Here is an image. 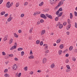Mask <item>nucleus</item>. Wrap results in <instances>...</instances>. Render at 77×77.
Listing matches in <instances>:
<instances>
[{
	"mask_svg": "<svg viewBox=\"0 0 77 77\" xmlns=\"http://www.w3.org/2000/svg\"><path fill=\"white\" fill-rule=\"evenodd\" d=\"M5 14V12H2L1 13V15H4Z\"/></svg>",
	"mask_w": 77,
	"mask_h": 77,
	"instance_id": "34",
	"label": "nucleus"
},
{
	"mask_svg": "<svg viewBox=\"0 0 77 77\" xmlns=\"http://www.w3.org/2000/svg\"><path fill=\"white\" fill-rule=\"evenodd\" d=\"M30 74H31L32 75L33 74V71H31L30 73H29Z\"/></svg>",
	"mask_w": 77,
	"mask_h": 77,
	"instance_id": "59",
	"label": "nucleus"
},
{
	"mask_svg": "<svg viewBox=\"0 0 77 77\" xmlns=\"http://www.w3.org/2000/svg\"><path fill=\"white\" fill-rule=\"evenodd\" d=\"M50 1L51 4H54L56 3L57 0H50Z\"/></svg>",
	"mask_w": 77,
	"mask_h": 77,
	"instance_id": "5",
	"label": "nucleus"
},
{
	"mask_svg": "<svg viewBox=\"0 0 77 77\" xmlns=\"http://www.w3.org/2000/svg\"><path fill=\"white\" fill-rule=\"evenodd\" d=\"M45 33V30H42V32L41 33V35H44Z\"/></svg>",
	"mask_w": 77,
	"mask_h": 77,
	"instance_id": "10",
	"label": "nucleus"
},
{
	"mask_svg": "<svg viewBox=\"0 0 77 77\" xmlns=\"http://www.w3.org/2000/svg\"><path fill=\"white\" fill-rule=\"evenodd\" d=\"M74 14H75V17H77V12L76 11H74Z\"/></svg>",
	"mask_w": 77,
	"mask_h": 77,
	"instance_id": "43",
	"label": "nucleus"
},
{
	"mask_svg": "<svg viewBox=\"0 0 77 77\" xmlns=\"http://www.w3.org/2000/svg\"><path fill=\"white\" fill-rule=\"evenodd\" d=\"M59 11H63V10L62 9V7L60 8L58 10Z\"/></svg>",
	"mask_w": 77,
	"mask_h": 77,
	"instance_id": "39",
	"label": "nucleus"
},
{
	"mask_svg": "<svg viewBox=\"0 0 77 77\" xmlns=\"http://www.w3.org/2000/svg\"><path fill=\"white\" fill-rule=\"evenodd\" d=\"M45 15L47 17H48V18H50V19H52L53 18L52 16L51 15H49L48 14H46Z\"/></svg>",
	"mask_w": 77,
	"mask_h": 77,
	"instance_id": "3",
	"label": "nucleus"
},
{
	"mask_svg": "<svg viewBox=\"0 0 77 77\" xmlns=\"http://www.w3.org/2000/svg\"><path fill=\"white\" fill-rule=\"evenodd\" d=\"M7 39H8V35H7L3 39V40L4 41H6Z\"/></svg>",
	"mask_w": 77,
	"mask_h": 77,
	"instance_id": "7",
	"label": "nucleus"
},
{
	"mask_svg": "<svg viewBox=\"0 0 77 77\" xmlns=\"http://www.w3.org/2000/svg\"><path fill=\"white\" fill-rule=\"evenodd\" d=\"M68 51V49H66L65 51H64L63 52V53H65L66 52H67Z\"/></svg>",
	"mask_w": 77,
	"mask_h": 77,
	"instance_id": "38",
	"label": "nucleus"
},
{
	"mask_svg": "<svg viewBox=\"0 0 77 77\" xmlns=\"http://www.w3.org/2000/svg\"><path fill=\"white\" fill-rule=\"evenodd\" d=\"M5 77H9L10 75L8 73H6L4 75Z\"/></svg>",
	"mask_w": 77,
	"mask_h": 77,
	"instance_id": "20",
	"label": "nucleus"
},
{
	"mask_svg": "<svg viewBox=\"0 0 77 77\" xmlns=\"http://www.w3.org/2000/svg\"><path fill=\"white\" fill-rule=\"evenodd\" d=\"M14 45H15L12 46L10 48V50H12L13 49H16L17 48V42L15 43Z\"/></svg>",
	"mask_w": 77,
	"mask_h": 77,
	"instance_id": "1",
	"label": "nucleus"
},
{
	"mask_svg": "<svg viewBox=\"0 0 77 77\" xmlns=\"http://www.w3.org/2000/svg\"><path fill=\"white\" fill-rule=\"evenodd\" d=\"M24 5L25 6H27V5H28V3H27V2H26L24 3Z\"/></svg>",
	"mask_w": 77,
	"mask_h": 77,
	"instance_id": "42",
	"label": "nucleus"
},
{
	"mask_svg": "<svg viewBox=\"0 0 77 77\" xmlns=\"http://www.w3.org/2000/svg\"><path fill=\"white\" fill-rule=\"evenodd\" d=\"M58 53L59 55H61V54L62 53V50L59 51Z\"/></svg>",
	"mask_w": 77,
	"mask_h": 77,
	"instance_id": "13",
	"label": "nucleus"
},
{
	"mask_svg": "<svg viewBox=\"0 0 77 77\" xmlns=\"http://www.w3.org/2000/svg\"><path fill=\"white\" fill-rule=\"evenodd\" d=\"M40 23H43L44 22V20L43 19H41L40 20Z\"/></svg>",
	"mask_w": 77,
	"mask_h": 77,
	"instance_id": "36",
	"label": "nucleus"
},
{
	"mask_svg": "<svg viewBox=\"0 0 77 77\" xmlns=\"http://www.w3.org/2000/svg\"><path fill=\"white\" fill-rule=\"evenodd\" d=\"M61 6V5H60V4L58 3V5L57 6L55 7V9H57V8H59V6Z\"/></svg>",
	"mask_w": 77,
	"mask_h": 77,
	"instance_id": "12",
	"label": "nucleus"
},
{
	"mask_svg": "<svg viewBox=\"0 0 77 77\" xmlns=\"http://www.w3.org/2000/svg\"><path fill=\"white\" fill-rule=\"evenodd\" d=\"M55 20L56 21H58V20H59V17H56L55 18Z\"/></svg>",
	"mask_w": 77,
	"mask_h": 77,
	"instance_id": "28",
	"label": "nucleus"
},
{
	"mask_svg": "<svg viewBox=\"0 0 77 77\" xmlns=\"http://www.w3.org/2000/svg\"><path fill=\"white\" fill-rule=\"evenodd\" d=\"M13 56H14V55H13V54H10L9 55V57H13Z\"/></svg>",
	"mask_w": 77,
	"mask_h": 77,
	"instance_id": "51",
	"label": "nucleus"
},
{
	"mask_svg": "<svg viewBox=\"0 0 77 77\" xmlns=\"http://www.w3.org/2000/svg\"><path fill=\"white\" fill-rule=\"evenodd\" d=\"M36 43L37 44H39L40 43V41L39 40H37L36 41Z\"/></svg>",
	"mask_w": 77,
	"mask_h": 77,
	"instance_id": "25",
	"label": "nucleus"
},
{
	"mask_svg": "<svg viewBox=\"0 0 77 77\" xmlns=\"http://www.w3.org/2000/svg\"><path fill=\"white\" fill-rule=\"evenodd\" d=\"M59 10H58L57 11L56 13V15H59Z\"/></svg>",
	"mask_w": 77,
	"mask_h": 77,
	"instance_id": "44",
	"label": "nucleus"
},
{
	"mask_svg": "<svg viewBox=\"0 0 77 77\" xmlns=\"http://www.w3.org/2000/svg\"><path fill=\"white\" fill-rule=\"evenodd\" d=\"M6 7H7L8 8H10V5H6Z\"/></svg>",
	"mask_w": 77,
	"mask_h": 77,
	"instance_id": "53",
	"label": "nucleus"
},
{
	"mask_svg": "<svg viewBox=\"0 0 77 77\" xmlns=\"http://www.w3.org/2000/svg\"><path fill=\"white\" fill-rule=\"evenodd\" d=\"M14 60L16 61H17V60H18V58L17 57H15V58H14Z\"/></svg>",
	"mask_w": 77,
	"mask_h": 77,
	"instance_id": "56",
	"label": "nucleus"
},
{
	"mask_svg": "<svg viewBox=\"0 0 77 77\" xmlns=\"http://www.w3.org/2000/svg\"><path fill=\"white\" fill-rule=\"evenodd\" d=\"M32 30H33V27H32L29 30V33H31L32 32Z\"/></svg>",
	"mask_w": 77,
	"mask_h": 77,
	"instance_id": "30",
	"label": "nucleus"
},
{
	"mask_svg": "<svg viewBox=\"0 0 77 77\" xmlns=\"http://www.w3.org/2000/svg\"><path fill=\"white\" fill-rule=\"evenodd\" d=\"M49 11V9L48 8H46L45 10H44V11L45 12H48V11Z\"/></svg>",
	"mask_w": 77,
	"mask_h": 77,
	"instance_id": "32",
	"label": "nucleus"
},
{
	"mask_svg": "<svg viewBox=\"0 0 77 77\" xmlns=\"http://www.w3.org/2000/svg\"><path fill=\"white\" fill-rule=\"evenodd\" d=\"M38 15V12H35L33 14V15Z\"/></svg>",
	"mask_w": 77,
	"mask_h": 77,
	"instance_id": "61",
	"label": "nucleus"
},
{
	"mask_svg": "<svg viewBox=\"0 0 77 77\" xmlns=\"http://www.w3.org/2000/svg\"><path fill=\"white\" fill-rule=\"evenodd\" d=\"M5 58L6 59H7L9 58V57L8 56H5Z\"/></svg>",
	"mask_w": 77,
	"mask_h": 77,
	"instance_id": "63",
	"label": "nucleus"
},
{
	"mask_svg": "<svg viewBox=\"0 0 77 77\" xmlns=\"http://www.w3.org/2000/svg\"><path fill=\"white\" fill-rule=\"evenodd\" d=\"M8 69H6L5 70L4 72H8Z\"/></svg>",
	"mask_w": 77,
	"mask_h": 77,
	"instance_id": "48",
	"label": "nucleus"
},
{
	"mask_svg": "<svg viewBox=\"0 0 77 77\" xmlns=\"http://www.w3.org/2000/svg\"><path fill=\"white\" fill-rule=\"evenodd\" d=\"M13 68L14 70H16V69H17V64H15L13 66Z\"/></svg>",
	"mask_w": 77,
	"mask_h": 77,
	"instance_id": "6",
	"label": "nucleus"
},
{
	"mask_svg": "<svg viewBox=\"0 0 77 77\" xmlns=\"http://www.w3.org/2000/svg\"><path fill=\"white\" fill-rule=\"evenodd\" d=\"M63 13V12H60L59 14V15H60V16L61 17L62 16V15Z\"/></svg>",
	"mask_w": 77,
	"mask_h": 77,
	"instance_id": "50",
	"label": "nucleus"
},
{
	"mask_svg": "<svg viewBox=\"0 0 77 77\" xmlns=\"http://www.w3.org/2000/svg\"><path fill=\"white\" fill-rule=\"evenodd\" d=\"M28 59H34V56L31 55L29 56V57H28Z\"/></svg>",
	"mask_w": 77,
	"mask_h": 77,
	"instance_id": "8",
	"label": "nucleus"
},
{
	"mask_svg": "<svg viewBox=\"0 0 77 77\" xmlns=\"http://www.w3.org/2000/svg\"><path fill=\"white\" fill-rule=\"evenodd\" d=\"M68 62H69V60L66 59L65 61V63H68Z\"/></svg>",
	"mask_w": 77,
	"mask_h": 77,
	"instance_id": "35",
	"label": "nucleus"
},
{
	"mask_svg": "<svg viewBox=\"0 0 77 77\" xmlns=\"http://www.w3.org/2000/svg\"><path fill=\"white\" fill-rule=\"evenodd\" d=\"M13 41V39L11 38L10 40V44H12V42Z\"/></svg>",
	"mask_w": 77,
	"mask_h": 77,
	"instance_id": "29",
	"label": "nucleus"
},
{
	"mask_svg": "<svg viewBox=\"0 0 77 77\" xmlns=\"http://www.w3.org/2000/svg\"><path fill=\"white\" fill-rule=\"evenodd\" d=\"M63 27V25L60 24L59 26V29H62Z\"/></svg>",
	"mask_w": 77,
	"mask_h": 77,
	"instance_id": "24",
	"label": "nucleus"
},
{
	"mask_svg": "<svg viewBox=\"0 0 77 77\" xmlns=\"http://www.w3.org/2000/svg\"><path fill=\"white\" fill-rule=\"evenodd\" d=\"M72 60L73 61H74V62H75V57H72Z\"/></svg>",
	"mask_w": 77,
	"mask_h": 77,
	"instance_id": "31",
	"label": "nucleus"
},
{
	"mask_svg": "<svg viewBox=\"0 0 77 77\" xmlns=\"http://www.w3.org/2000/svg\"><path fill=\"white\" fill-rule=\"evenodd\" d=\"M21 75V73H19L17 75L18 77H20Z\"/></svg>",
	"mask_w": 77,
	"mask_h": 77,
	"instance_id": "45",
	"label": "nucleus"
},
{
	"mask_svg": "<svg viewBox=\"0 0 77 77\" xmlns=\"http://www.w3.org/2000/svg\"><path fill=\"white\" fill-rule=\"evenodd\" d=\"M30 55H32V54H33V52H32V50L30 51Z\"/></svg>",
	"mask_w": 77,
	"mask_h": 77,
	"instance_id": "54",
	"label": "nucleus"
},
{
	"mask_svg": "<svg viewBox=\"0 0 77 77\" xmlns=\"http://www.w3.org/2000/svg\"><path fill=\"white\" fill-rule=\"evenodd\" d=\"M43 42L41 41L40 43V45H43Z\"/></svg>",
	"mask_w": 77,
	"mask_h": 77,
	"instance_id": "37",
	"label": "nucleus"
},
{
	"mask_svg": "<svg viewBox=\"0 0 77 77\" xmlns=\"http://www.w3.org/2000/svg\"><path fill=\"white\" fill-rule=\"evenodd\" d=\"M24 51H23L21 52V56H24Z\"/></svg>",
	"mask_w": 77,
	"mask_h": 77,
	"instance_id": "27",
	"label": "nucleus"
},
{
	"mask_svg": "<svg viewBox=\"0 0 77 77\" xmlns=\"http://www.w3.org/2000/svg\"><path fill=\"white\" fill-rule=\"evenodd\" d=\"M60 41H61V39H58L56 42L57 43V44H58V43H59V42H60Z\"/></svg>",
	"mask_w": 77,
	"mask_h": 77,
	"instance_id": "22",
	"label": "nucleus"
},
{
	"mask_svg": "<svg viewBox=\"0 0 77 77\" xmlns=\"http://www.w3.org/2000/svg\"><path fill=\"white\" fill-rule=\"evenodd\" d=\"M75 28H77V23L76 22L75 23Z\"/></svg>",
	"mask_w": 77,
	"mask_h": 77,
	"instance_id": "52",
	"label": "nucleus"
},
{
	"mask_svg": "<svg viewBox=\"0 0 77 77\" xmlns=\"http://www.w3.org/2000/svg\"><path fill=\"white\" fill-rule=\"evenodd\" d=\"M54 66L55 65H54V63H53L51 65V68H54Z\"/></svg>",
	"mask_w": 77,
	"mask_h": 77,
	"instance_id": "15",
	"label": "nucleus"
},
{
	"mask_svg": "<svg viewBox=\"0 0 77 77\" xmlns=\"http://www.w3.org/2000/svg\"><path fill=\"white\" fill-rule=\"evenodd\" d=\"M8 14L7 13L4 16L5 17H8Z\"/></svg>",
	"mask_w": 77,
	"mask_h": 77,
	"instance_id": "57",
	"label": "nucleus"
},
{
	"mask_svg": "<svg viewBox=\"0 0 77 77\" xmlns=\"http://www.w3.org/2000/svg\"><path fill=\"white\" fill-rule=\"evenodd\" d=\"M71 26V24H70V25H69L68 26V27H67V30H69L70 29V27Z\"/></svg>",
	"mask_w": 77,
	"mask_h": 77,
	"instance_id": "23",
	"label": "nucleus"
},
{
	"mask_svg": "<svg viewBox=\"0 0 77 77\" xmlns=\"http://www.w3.org/2000/svg\"><path fill=\"white\" fill-rule=\"evenodd\" d=\"M44 5V2H42L40 3L39 5V6H42Z\"/></svg>",
	"mask_w": 77,
	"mask_h": 77,
	"instance_id": "19",
	"label": "nucleus"
},
{
	"mask_svg": "<svg viewBox=\"0 0 77 77\" xmlns=\"http://www.w3.org/2000/svg\"><path fill=\"white\" fill-rule=\"evenodd\" d=\"M45 46V47L44 48V50H47V49H48V46L47 44H44L43 45V46L44 47Z\"/></svg>",
	"mask_w": 77,
	"mask_h": 77,
	"instance_id": "4",
	"label": "nucleus"
},
{
	"mask_svg": "<svg viewBox=\"0 0 77 77\" xmlns=\"http://www.w3.org/2000/svg\"><path fill=\"white\" fill-rule=\"evenodd\" d=\"M46 60H47V59H46V58H43V63H45L46 62Z\"/></svg>",
	"mask_w": 77,
	"mask_h": 77,
	"instance_id": "9",
	"label": "nucleus"
},
{
	"mask_svg": "<svg viewBox=\"0 0 77 77\" xmlns=\"http://www.w3.org/2000/svg\"><path fill=\"white\" fill-rule=\"evenodd\" d=\"M66 22H65L64 23H63V26H66Z\"/></svg>",
	"mask_w": 77,
	"mask_h": 77,
	"instance_id": "58",
	"label": "nucleus"
},
{
	"mask_svg": "<svg viewBox=\"0 0 77 77\" xmlns=\"http://www.w3.org/2000/svg\"><path fill=\"white\" fill-rule=\"evenodd\" d=\"M2 54L3 56H5L6 55V53L5 52H2Z\"/></svg>",
	"mask_w": 77,
	"mask_h": 77,
	"instance_id": "47",
	"label": "nucleus"
},
{
	"mask_svg": "<svg viewBox=\"0 0 77 77\" xmlns=\"http://www.w3.org/2000/svg\"><path fill=\"white\" fill-rule=\"evenodd\" d=\"M19 5H20V4L19 3H17L16 5V6L17 7H18V6H19Z\"/></svg>",
	"mask_w": 77,
	"mask_h": 77,
	"instance_id": "33",
	"label": "nucleus"
},
{
	"mask_svg": "<svg viewBox=\"0 0 77 77\" xmlns=\"http://www.w3.org/2000/svg\"><path fill=\"white\" fill-rule=\"evenodd\" d=\"M70 21H71V20H70V19H68L67 20L68 23H69H69H70Z\"/></svg>",
	"mask_w": 77,
	"mask_h": 77,
	"instance_id": "46",
	"label": "nucleus"
},
{
	"mask_svg": "<svg viewBox=\"0 0 77 77\" xmlns=\"http://www.w3.org/2000/svg\"><path fill=\"white\" fill-rule=\"evenodd\" d=\"M66 68H68V69H70V67L69 65H67L66 66Z\"/></svg>",
	"mask_w": 77,
	"mask_h": 77,
	"instance_id": "49",
	"label": "nucleus"
},
{
	"mask_svg": "<svg viewBox=\"0 0 77 77\" xmlns=\"http://www.w3.org/2000/svg\"><path fill=\"white\" fill-rule=\"evenodd\" d=\"M73 17V16H72V13H71L70 14V19H72V17Z\"/></svg>",
	"mask_w": 77,
	"mask_h": 77,
	"instance_id": "11",
	"label": "nucleus"
},
{
	"mask_svg": "<svg viewBox=\"0 0 77 77\" xmlns=\"http://www.w3.org/2000/svg\"><path fill=\"white\" fill-rule=\"evenodd\" d=\"M10 3V2H8L7 3V4H6V5H9V4Z\"/></svg>",
	"mask_w": 77,
	"mask_h": 77,
	"instance_id": "64",
	"label": "nucleus"
},
{
	"mask_svg": "<svg viewBox=\"0 0 77 77\" xmlns=\"http://www.w3.org/2000/svg\"><path fill=\"white\" fill-rule=\"evenodd\" d=\"M24 14H22L21 15L20 17H21V18H23V17H24Z\"/></svg>",
	"mask_w": 77,
	"mask_h": 77,
	"instance_id": "41",
	"label": "nucleus"
},
{
	"mask_svg": "<svg viewBox=\"0 0 77 77\" xmlns=\"http://www.w3.org/2000/svg\"><path fill=\"white\" fill-rule=\"evenodd\" d=\"M9 5L10 7H11L13 5V2H11Z\"/></svg>",
	"mask_w": 77,
	"mask_h": 77,
	"instance_id": "55",
	"label": "nucleus"
},
{
	"mask_svg": "<svg viewBox=\"0 0 77 77\" xmlns=\"http://www.w3.org/2000/svg\"><path fill=\"white\" fill-rule=\"evenodd\" d=\"M40 17H41V18H43L44 19H47V17H46L45 14H41Z\"/></svg>",
	"mask_w": 77,
	"mask_h": 77,
	"instance_id": "2",
	"label": "nucleus"
},
{
	"mask_svg": "<svg viewBox=\"0 0 77 77\" xmlns=\"http://www.w3.org/2000/svg\"><path fill=\"white\" fill-rule=\"evenodd\" d=\"M60 5H63V0H61V1L59 2V3Z\"/></svg>",
	"mask_w": 77,
	"mask_h": 77,
	"instance_id": "18",
	"label": "nucleus"
},
{
	"mask_svg": "<svg viewBox=\"0 0 77 77\" xmlns=\"http://www.w3.org/2000/svg\"><path fill=\"white\" fill-rule=\"evenodd\" d=\"M24 69L25 71L27 70V66H26L25 67H24Z\"/></svg>",
	"mask_w": 77,
	"mask_h": 77,
	"instance_id": "40",
	"label": "nucleus"
},
{
	"mask_svg": "<svg viewBox=\"0 0 77 77\" xmlns=\"http://www.w3.org/2000/svg\"><path fill=\"white\" fill-rule=\"evenodd\" d=\"M14 36L16 38H18V35H17L16 33H14Z\"/></svg>",
	"mask_w": 77,
	"mask_h": 77,
	"instance_id": "17",
	"label": "nucleus"
},
{
	"mask_svg": "<svg viewBox=\"0 0 77 77\" xmlns=\"http://www.w3.org/2000/svg\"><path fill=\"white\" fill-rule=\"evenodd\" d=\"M60 48H61V49H62V48H63V45L62 44L60 45Z\"/></svg>",
	"mask_w": 77,
	"mask_h": 77,
	"instance_id": "16",
	"label": "nucleus"
},
{
	"mask_svg": "<svg viewBox=\"0 0 77 77\" xmlns=\"http://www.w3.org/2000/svg\"><path fill=\"white\" fill-rule=\"evenodd\" d=\"M66 57H68L69 56V54H66L65 55Z\"/></svg>",
	"mask_w": 77,
	"mask_h": 77,
	"instance_id": "62",
	"label": "nucleus"
},
{
	"mask_svg": "<svg viewBox=\"0 0 77 77\" xmlns=\"http://www.w3.org/2000/svg\"><path fill=\"white\" fill-rule=\"evenodd\" d=\"M13 19V17H11V14L10 15V17L9 18H8V20L9 19H10V20H9L8 21H11V20H12V19Z\"/></svg>",
	"mask_w": 77,
	"mask_h": 77,
	"instance_id": "14",
	"label": "nucleus"
},
{
	"mask_svg": "<svg viewBox=\"0 0 77 77\" xmlns=\"http://www.w3.org/2000/svg\"><path fill=\"white\" fill-rule=\"evenodd\" d=\"M73 48V47L72 46H71L69 48V50L70 51H71L72 50V48Z\"/></svg>",
	"mask_w": 77,
	"mask_h": 77,
	"instance_id": "26",
	"label": "nucleus"
},
{
	"mask_svg": "<svg viewBox=\"0 0 77 77\" xmlns=\"http://www.w3.org/2000/svg\"><path fill=\"white\" fill-rule=\"evenodd\" d=\"M18 51H21V50H23V48H19L17 49Z\"/></svg>",
	"mask_w": 77,
	"mask_h": 77,
	"instance_id": "21",
	"label": "nucleus"
},
{
	"mask_svg": "<svg viewBox=\"0 0 77 77\" xmlns=\"http://www.w3.org/2000/svg\"><path fill=\"white\" fill-rule=\"evenodd\" d=\"M39 24H41V22H38L37 23V25H39Z\"/></svg>",
	"mask_w": 77,
	"mask_h": 77,
	"instance_id": "60",
	"label": "nucleus"
}]
</instances>
